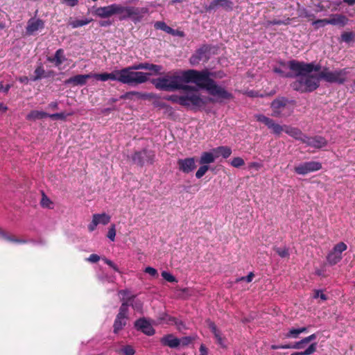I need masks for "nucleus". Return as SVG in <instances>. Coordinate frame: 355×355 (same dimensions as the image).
<instances>
[{
	"label": "nucleus",
	"mask_w": 355,
	"mask_h": 355,
	"mask_svg": "<svg viewBox=\"0 0 355 355\" xmlns=\"http://www.w3.org/2000/svg\"><path fill=\"white\" fill-rule=\"evenodd\" d=\"M273 71L284 78H294V72L292 71H291V72L286 73L282 69L275 67L274 68Z\"/></svg>",
	"instance_id": "nucleus-43"
},
{
	"label": "nucleus",
	"mask_w": 355,
	"mask_h": 355,
	"mask_svg": "<svg viewBox=\"0 0 355 355\" xmlns=\"http://www.w3.org/2000/svg\"><path fill=\"white\" fill-rule=\"evenodd\" d=\"M303 144L315 148H322L327 145V140L322 136L309 137L306 135Z\"/></svg>",
	"instance_id": "nucleus-16"
},
{
	"label": "nucleus",
	"mask_w": 355,
	"mask_h": 355,
	"mask_svg": "<svg viewBox=\"0 0 355 355\" xmlns=\"http://www.w3.org/2000/svg\"><path fill=\"white\" fill-rule=\"evenodd\" d=\"M44 26V21L40 19H30L28 21L26 26V33L33 35L37 31L43 28Z\"/></svg>",
	"instance_id": "nucleus-22"
},
{
	"label": "nucleus",
	"mask_w": 355,
	"mask_h": 355,
	"mask_svg": "<svg viewBox=\"0 0 355 355\" xmlns=\"http://www.w3.org/2000/svg\"><path fill=\"white\" fill-rule=\"evenodd\" d=\"M303 338L297 342H295L293 345L290 344V349H300L304 348V345H306L304 342H303Z\"/></svg>",
	"instance_id": "nucleus-58"
},
{
	"label": "nucleus",
	"mask_w": 355,
	"mask_h": 355,
	"mask_svg": "<svg viewBox=\"0 0 355 355\" xmlns=\"http://www.w3.org/2000/svg\"><path fill=\"white\" fill-rule=\"evenodd\" d=\"M130 7L131 6H123L121 4H118L117 7V13L116 15H119V20H125L127 19H130Z\"/></svg>",
	"instance_id": "nucleus-34"
},
{
	"label": "nucleus",
	"mask_w": 355,
	"mask_h": 355,
	"mask_svg": "<svg viewBox=\"0 0 355 355\" xmlns=\"http://www.w3.org/2000/svg\"><path fill=\"white\" fill-rule=\"evenodd\" d=\"M155 152L146 148L135 151L132 155L133 163L141 167L145 164H153L155 162Z\"/></svg>",
	"instance_id": "nucleus-9"
},
{
	"label": "nucleus",
	"mask_w": 355,
	"mask_h": 355,
	"mask_svg": "<svg viewBox=\"0 0 355 355\" xmlns=\"http://www.w3.org/2000/svg\"><path fill=\"white\" fill-rule=\"evenodd\" d=\"M257 121L263 123L269 129L272 130V132L276 135H279L282 132H284L285 125H281L276 123L275 121L263 114H257L255 116Z\"/></svg>",
	"instance_id": "nucleus-13"
},
{
	"label": "nucleus",
	"mask_w": 355,
	"mask_h": 355,
	"mask_svg": "<svg viewBox=\"0 0 355 355\" xmlns=\"http://www.w3.org/2000/svg\"><path fill=\"white\" fill-rule=\"evenodd\" d=\"M0 237L5 239L7 241L16 243L19 244H24L27 243L26 240L17 239L14 235L8 234L2 229H0Z\"/></svg>",
	"instance_id": "nucleus-32"
},
{
	"label": "nucleus",
	"mask_w": 355,
	"mask_h": 355,
	"mask_svg": "<svg viewBox=\"0 0 355 355\" xmlns=\"http://www.w3.org/2000/svg\"><path fill=\"white\" fill-rule=\"evenodd\" d=\"M128 306H127L126 303L122 302L119 308V313H117V315L128 318Z\"/></svg>",
	"instance_id": "nucleus-41"
},
{
	"label": "nucleus",
	"mask_w": 355,
	"mask_h": 355,
	"mask_svg": "<svg viewBox=\"0 0 355 355\" xmlns=\"http://www.w3.org/2000/svg\"><path fill=\"white\" fill-rule=\"evenodd\" d=\"M288 67L291 71H297L298 73H308L312 74L313 71L320 72L321 66L315 64L313 62H305L297 60H291L287 62Z\"/></svg>",
	"instance_id": "nucleus-8"
},
{
	"label": "nucleus",
	"mask_w": 355,
	"mask_h": 355,
	"mask_svg": "<svg viewBox=\"0 0 355 355\" xmlns=\"http://www.w3.org/2000/svg\"><path fill=\"white\" fill-rule=\"evenodd\" d=\"M215 156L210 152H203L200 157L199 163L201 165H208L214 162Z\"/></svg>",
	"instance_id": "nucleus-36"
},
{
	"label": "nucleus",
	"mask_w": 355,
	"mask_h": 355,
	"mask_svg": "<svg viewBox=\"0 0 355 355\" xmlns=\"http://www.w3.org/2000/svg\"><path fill=\"white\" fill-rule=\"evenodd\" d=\"M126 73L127 72L124 68L120 70H114L111 73H108L109 80H117L123 84L130 85V83Z\"/></svg>",
	"instance_id": "nucleus-19"
},
{
	"label": "nucleus",
	"mask_w": 355,
	"mask_h": 355,
	"mask_svg": "<svg viewBox=\"0 0 355 355\" xmlns=\"http://www.w3.org/2000/svg\"><path fill=\"white\" fill-rule=\"evenodd\" d=\"M128 319L116 315L113 324V332L116 334H119L126 326Z\"/></svg>",
	"instance_id": "nucleus-29"
},
{
	"label": "nucleus",
	"mask_w": 355,
	"mask_h": 355,
	"mask_svg": "<svg viewBox=\"0 0 355 355\" xmlns=\"http://www.w3.org/2000/svg\"><path fill=\"white\" fill-rule=\"evenodd\" d=\"M135 327L137 331H140L147 336H153L155 330L151 324L145 318H141L135 322Z\"/></svg>",
	"instance_id": "nucleus-15"
},
{
	"label": "nucleus",
	"mask_w": 355,
	"mask_h": 355,
	"mask_svg": "<svg viewBox=\"0 0 355 355\" xmlns=\"http://www.w3.org/2000/svg\"><path fill=\"white\" fill-rule=\"evenodd\" d=\"M162 277L167 282H177V279L173 275H171V273L166 272V271H163L162 272Z\"/></svg>",
	"instance_id": "nucleus-52"
},
{
	"label": "nucleus",
	"mask_w": 355,
	"mask_h": 355,
	"mask_svg": "<svg viewBox=\"0 0 355 355\" xmlns=\"http://www.w3.org/2000/svg\"><path fill=\"white\" fill-rule=\"evenodd\" d=\"M160 343L162 345L168 346L171 348H177L180 345V339L175 337L172 334H166L161 338Z\"/></svg>",
	"instance_id": "nucleus-23"
},
{
	"label": "nucleus",
	"mask_w": 355,
	"mask_h": 355,
	"mask_svg": "<svg viewBox=\"0 0 355 355\" xmlns=\"http://www.w3.org/2000/svg\"><path fill=\"white\" fill-rule=\"evenodd\" d=\"M316 349L317 343H313L308 347V348H306L304 351L302 352L303 355H311L316 351Z\"/></svg>",
	"instance_id": "nucleus-49"
},
{
	"label": "nucleus",
	"mask_w": 355,
	"mask_h": 355,
	"mask_svg": "<svg viewBox=\"0 0 355 355\" xmlns=\"http://www.w3.org/2000/svg\"><path fill=\"white\" fill-rule=\"evenodd\" d=\"M71 114H66L64 112L49 114V118L52 120H63L64 121L67 116H70Z\"/></svg>",
	"instance_id": "nucleus-45"
},
{
	"label": "nucleus",
	"mask_w": 355,
	"mask_h": 355,
	"mask_svg": "<svg viewBox=\"0 0 355 355\" xmlns=\"http://www.w3.org/2000/svg\"><path fill=\"white\" fill-rule=\"evenodd\" d=\"M148 12V8L146 7H130V19L135 23L137 24L140 22L144 15Z\"/></svg>",
	"instance_id": "nucleus-18"
},
{
	"label": "nucleus",
	"mask_w": 355,
	"mask_h": 355,
	"mask_svg": "<svg viewBox=\"0 0 355 355\" xmlns=\"http://www.w3.org/2000/svg\"><path fill=\"white\" fill-rule=\"evenodd\" d=\"M327 19H316L312 22V26L315 29H318L320 27H324L328 24Z\"/></svg>",
	"instance_id": "nucleus-44"
},
{
	"label": "nucleus",
	"mask_w": 355,
	"mask_h": 355,
	"mask_svg": "<svg viewBox=\"0 0 355 355\" xmlns=\"http://www.w3.org/2000/svg\"><path fill=\"white\" fill-rule=\"evenodd\" d=\"M116 236V229L115 225H112V226L110 227L107 236L108 239H110L111 241H114Z\"/></svg>",
	"instance_id": "nucleus-57"
},
{
	"label": "nucleus",
	"mask_w": 355,
	"mask_h": 355,
	"mask_svg": "<svg viewBox=\"0 0 355 355\" xmlns=\"http://www.w3.org/2000/svg\"><path fill=\"white\" fill-rule=\"evenodd\" d=\"M51 204H52V202L43 193V196L41 200V205L43 207H49Z\"/></svg>",
	"instance_id": "nucleus-64"
},
{
	"label": "nucleus",
	"mask_w": 355,
	"mask_h": 355,
	"mask_svg": "<svg viewBox=\"0 0 355 355\" xmlns=\"http://www.w3.org/2000/svg\"><path fill=\"white\" fill-rule=\"evenodd\" d=\"M170 321L174 323V324L176 326L177 329L180 331L187 329L185 324L182 320H178L176 318H172L170 319Z\"/></svg>",
	"instance_id": "nucleus-42"
},
{
	"label": "nucleus",
	"mask_w": 355,
	"mask_h": 355,
	"mask_svg": "<svg viewBox=\"0 0 355 355\" xmlns=\"http://www.w3.org/2000/svg\"><path fill=\"white\" fill-rule=\"evenodd\" d=\"M121 352L125 355H134L135 354V349L131 345H127L124 346L121 349Z\"/></svg>",
	"instance_id": "nucleus-55"
},
{
	"label": "nucleus",
	"mask_w": 355,
	"mask_h": 355,
	"mask_svg": "<svg viewBox=\"0 0 355 355\" xmlns=\"http://www.w3.org/2000/svg\"><path fill=\"white\" fill-rule=\"evenodd\" d=\"M347 248V245L343 242H340L335 245L327 256L328 263L330 266H334L340 262L343 258L342 253L346 250Z\"/></svg>",
	"instance_id": "nucleus-10"
},
{
	"label": "nucleus",
	"mask_w": 355,
	"mask_h": 355,
	"mask_svg": "<svg viewBox=\"0 0 355 355\" xmlns=\"http://www.w3.org/2000/svg\"><path fill=\"white\" fill-rule=\"evenodd\" d=\"M94 218L96 220L98 224L107 225L110 222V216L105 213L95 214L93 215Z\"/></svg>",
	"instance_id": "nucleus-37"
},
{
	"label": "nucleus",
	"mask_w": 355,
	"mask_h": 355,
	"mask_svg": "<svg viewBox=\"0 0 355 355\" xmlns=\"http://www.w3.org/2000/svg\"><path fill=\"white\" fill-rule=\"evenodd\" d=\"M155 28L159 29L164 31V32L171 34L173 35H175V31L170 26H167L166 24L164 21H157L154 25Z\"/></svg>",
	"instance_id": "nucleus-38"
},
{
	"label": "nucleus",
	"mask_w": 355,
	"mask_h": 355,
	"mask_svg": "<svg viewBox=\"0 0 355 355\" xmlns=\"http://www.w3.org/2000/svg\"><path fill=\"white\" fill-rule=\"evenodd\" d=\"M34 74L35 76L31 79L33 81H36L43 78H49L51 76V75L53 74V71H51L46 73L42 66V64L40 63L35 69Z\"/></svg>",
	"instance_id": "nucleus-26"
},
{
	"label": "nucleus",
	"mask_w": 355,
	"mask_h": 355,
	"mask_svg": "<svg viewBox=\"0 0 355 355\" xmlns=\"http://www.w3.org/2000/svg\"><path fill=\"white\" fill-rule=\"evenodd\" d=\"M314 298L320 297L322 300L325 301L327 300V297L320 290H315L313 295Z\"/></svg>",
	"instance_id": "nucleus-61"
},
{
	"label": "nucleus",
	"mask_w": 355,
	"mask_h": 355,
	"mask_svg": "<svg viewBox=\"0 0 355 355\" xmlns=\"http://www.w3.org/2000/svg\"><path fill=\"white\" fill-rule=\"evenodd\" d=\"M245 164L244 160L239 157H234L232 162L231 165L236 168H239Z\"/></svg>",
	"instance_id": "nucleus-50"
},
{
	"label": "nucleus",
	"mask_w": 355,
	"mask_h": 355,
	"mask_svg": "<svg viewBox=\"0 0 355 355\" xmlns=\"http://www.w3.org/2000/svg\"><path fill=\"white\" fill-rule=\"evenodd\" d=\"M117 3H113L107 6L97 8L94 13L101 18H108L117 13Z\"/></svg>",
	"instance_id": "nucleus-17"
},
{
	"label": "nucleus",
	"mask_w": 355,
	"mask_h": 355,
	"mask_svg": "<svg viewBox=\"0 0 355 355\" xmlns=\"http://www.w3.org/2000/svg\"><path fill=\"white\" fill-rule=\"evenodd\" d=\"M162 69V67L161 65L150 63L149 70L154 71V73L155 74H159Z\"/></svg>",
	"instance_id": "nucleus-63"
},
{
	"label": "nucleus",
	"mask_w": 355,
	"mask_h": 355,
	"mask_svg": "<svg viewBox=\"0 0 355 355\" xmlns=\"http://www.w3.org/2000/svg\"><path fill=\"white\" fill-rule=\"evenodd\" d=\"M354 37V34L352 32H344L341 35V39L345 42H350Z\"/></svg>",
	"instance_id": "nucleus-54"
},
{
	"label": "nucleus",
	"mask_w": 355,
	"mask_h": 355,
	"mask_svg": "<svg viewBox=\"0 0 355 355\" xmlns=\"http://www.w3.org/2000/svg\"><path fill=\"white\" fill-rule=\"evenodd\" d=\"M197 338L196 335L190 336H184L180 339V345L183 347L188 346L193 341H194Z\"/></svg>",
	"instance_id": "nucleus-40"
},
{
	"label": "nucleus",
	"mask_w": 355,
	"mask_h": 355,
	"mask_svg": "<svg viewBox=\"0 0 355 355\" xmlns=\"http://www.w3.org/2000/svg\"><path fill=\"white\" fill-rule=\"evenodd\" d=\"M144 272L149 274L150 276L157 277H158V272L156 269L150 266H148L145 268Z\"/></svg>",
	"instance_id": "nucleus-60"
},
{
	"label": "nucleus",
	"mask_w": 355,
	"mask_h": 355,
	"mask_svg": "<svg viewBox=\"0 0 355 355\" xmlns=\"http://www.w3.org/2000/svg\"><path fill=\"white\" fill-rule=\"evenodd\" d=\"M182 106L189 107L193 106L194 108H204L208 103H217L216 99L212 97L202 98L197 93H187L182 95Z\"/></svg>",
	"instance_id": "nucleus-6"
},
{
	"label": "nucleus",
	"mask_w": 355,
	"mask_h": 355,
	"mask_svg": "<svg viewBox=\"0 0 355 355\" xmlns=\"http://www.w3.org/2000/svg\"><path fill=\"white\" fill-rule=\"evenodd\" d=\"M292 71L294 72L295 80L290 84V86L294 91L301 94L311 93L320 87L319 73L318 75L308 73L300 74L297 71Z\"/></svg>",
	"instance_id": "nucleus-3"
},
{
	"label": "nucleus",
	"mask_w": 355,
	"mask_h": 355,
	"mask_svg": "<svg viewBox=\"0 0 355 355\" xmlns=\"http://www.w3.org/2000/svg\"><path fill=\"white\" fill-rule=\"evenodd\" d=\"M209 329L214 335L215 338L216 339L217 343L222 347H225V338L222 337L220 331L217 329V327L214 324V322H210L208 324Z\"/></svg>",
	"instance_id": "nucleus-27"
},
{
	"label": "nucleus",
	"mask_w": 355,
	"mask_h": 355,
	"mask_svg": "<svg viewBox=\"0 0 355 355\" xmlns=\"http://www.w3.org/2000/svg\"><path fill=\"white\" fill-rule=\"evenodd\" d=\"M327 20L328 24L340 26L341 27L345 26L348 21L347 17L342 14L331 15Z\"/></svg>",
	"instance_id": "nucleus-25"
},
{
	"label": "nucleus",
	"mask_w": 355,
	"mask_h": 355,
	"mask_svg": "<svg viewBox=\"0 0 355 355\" xmlns=\"http://www.w3.org/2000/svg\"><path fill=\"white\" fill-rule=\"evenodd\" d=\"M293 101H289L287 98L281 96L273 100L270 104L272 116L274 117H287L293 112Z\"/></svg>",
	"instance_id": "nucleus-4"
},
{
	"label": "nucleus",
	"mask_w": 355,
	"mask_h": 355,
	"mask_svg": "<svg viewBox=\"0 0 355 355\" xmlns=\"http://www.w3.org/2000/svg\"><path fill=\"white\" fill-rule=\"evenodd\" d=\"M135 311L141 313L143 311V302L137 299L134 303H132L131 306Z\"/></svg>",
	"instance_id": "nucleus-51"
},
{
	"label": "nucleus",
	"mask_w": 355,
	"mask_h": 355,
	"mask_svg": "<svg viewBox=\"0 0 355 355\" xmlns=\"http://www.w3.org/2000/svg\"><path fill=\"white\" fill-rule=\"evenodd\" d=\"M181 98H182V96H178V95H171L166 98V100L171 101L173 103H177L179 105H182V101Z\"/></svg>",
	"instance_id": "nucleus-56"
},
{
	"label": "nucleus",
	"mask_w": 355,
	"mask_h": 355,
	"mask_svg": "<svg viewBox=\"0 0 355 355\" xmlns=\"http://www.w3.org/2000/svg\"><path fill=\"white\" fill-rule=\"evenodd\" d=\"M209 167L208 165H202L201 166H200V168L196 173V178H198V179L201 178L206 173V172L209 170Z\"/></svg>",
	"instance_id": "nucleus-48"
},
{
	"label": "nucleus",
	"mask_w": 355,
	"mask_h": 355,
	"mask_svg": "<svg viewBox=\"0 0 355 355\" xmlns=\"http://www.w3.org/2000/svg\"><path fill=\"white\" fill-rule=\"evenodd\" d=\"M211 48L209 45L204 44L198 49L191 56L189 61L192 65L198 64L200 62H207L209 59Z\"/></svg>",
	"instance_id": "nucleus-11"
},
{
	"label": "nucleus",
	"mask_w": 355,
	"mask_h": 355,
	"mask_svg": "<svg viewBox=\"0 0 355 355\" xmlns=\"http://www.w3.org/2000/svg\"><path fill=\"white\" fill-rule=\"evenodd\" d=\"M349 73L348 68L339 69L332 71L328 67H324L319 73V78L329 83L343 85L347 81V76Z\"/></svg>",
	"instance_id": "nucleus-5"
},
{
	"label": "nucleus",
	"mask_w": 355,
	"mask_h": 355,
	"mask_svg": "<svg viewBox=\"0 0 355 355\" xmlns=\"http://www.w3.org/2000/svg\"><path fill=\"white\" fill-rule=\"evenodd\" d=\"M126 71V74L128 76L130 85L142 84L148 81V76L150 73L141 72V71H134L135 70L143 69V63L135 64L133 65L124 68Z\"/></svg>",
	"instance_id": "nucleus-7"
},
{
	"label": "nucleus",
	"mask_w": 355,
	"mask_h": 355,
	"mask_svg": "<svg viewBox=\"0 0 355 355\" xmlns=\"http://www.w3.org/2000/svg\"><path fill=\"white\" fill-rule=\"evenodd\" d=\"M92 78V73L88 74H79L72 76L65 80V84L71 85L73 86L85 85L87 80Z\"/></svg>",
	"instance_id": "nucleus-21"
},
{
	"label": "nucleus",
	"mask_w": 355,
	"mask_h": 355,
	"mask_svg": "<svg viewBox=\"0 0 355 355\" xmlns=\"http://www.w3.org/2000/svg\"><path fill=\"white\" fill-rule=\"evenodd\" d=\"M92 78H94L95 79L101 81H107L109 80L108 73H92Z\"/></svg>",
	"instance_id": "nucleus-53"
},
{
	"label": "nucleus",
	"mask_w": 355,
	"mask_h": 355,
	"mask_svg": "<svg viewBox=\"0 0 355 355\" xmlns=\"http://www.w3.org/2000/svg\"><path fill=\"white\" fill-rule=\"evenodd\" d=\"M218 6L222 7L226 10H232L233 2L231 0H213L205 7V10L206 11H211L215 10Z\"/></svg>",
	"instance_id": "nucleus-20"
},
{
	"label": "nucleus",
	"mask_w": 355,
	"mask_h": 355,
	"mask_svg": "<svg viewBox=\"0 0 355 355\" xmlns=\"http://www.w3.org/2000/svg\"><path fill=\"white\" fill-rule=\"evenodd\" d=\"M119 295L121 296V302L126 303L128 306H132V303L137 300L135 295H130L128 290H121Z\"/></svg>",
	"instance_id": "nucleus-28"
},
{
	"label": "nucleus",
	"mask_w": 355,
	"mask_h": 355,
	"mask_svg": "<svg viewBox=\"0 0 355 355\" xmlns=\"http://www.w3.org/2000/svg\"><path fill=\"white\" fill-rule=\"evenodd\" d=\"M216 157L222 156L223 158H228L232 154V149L227 146H218L213 150Z\"/></svg>",
	"instance_id": "nucleus-33"
},
{
	"label": "nucleus",
	"mask_w": 355,
	"mask_h": 355,
	"mask_svg": "<svg viewBox=\"0 0 355 355\" xmlns=\"http://www.w3.org/2000/svg\"><path fill=\"white\" fill-rule=\"evenodd\" d=\"M254 277V274L252 272H250L247 276L245 277H241L236 279V282H241V281H245L248 283L251 282L252 281L253 277Z\"/></svg>",
	"instance_id": "nucleus-59"
},
{
	"label": "nucleus",
	"mask_w": 355,
	"mask_h": 355,
	"mask_svg": "<svg viewBox=\"0 0 355 355\" xmlns=\"http://www.w3.org/2000/svg\"><path fill=\"white\" fill-rule=\"evenodd\" d=\"M153 84L155 88L166 92H174L179 89L196 91L194 86L187 85L183 78V71H171L163 77L154 79Z\"/></svg>",
	"instance_id": "nucleus-2"
},
{
	"label": "nucleus",
	"mask_w": 355,
	"mask_h": 355,
	"mask_svg": "<svg viewBox=\"0 0 355 355\" xmlns=\"http://www.w3.org/2000/svg\"><path fill=\"white\" fill-rule=\"evenodd\" d=\"M289 19L286 20V21L279 20V19H273L268 21V25H282V24H288Z\"/></svg>",
	"instance_id": "nucleus-62"
},
{
	"label": "nucleus",
	"mask_w": 355,
	"mask_h": 355,
	"mask_svg": "<svg viewBox=\"0 0 355 355\" xmlns=\"http://www.w3.org/2000/svg\"><path fill=\"white\" fill-rule=\"evenodd\" d=\"M177 164L180 171L184 173H189L196 168V157H192L179 159L177 162Z\"/></svg>",
	"instance_id": "nucleus-14"
},
{
	"label": "nucleus",
	"mask_w": 355,
	"mask_h": 355,
	"mask_svg": "<svg viewBox=\"0 0 355 355\" xmlns=\"http://www.w3.org/2000/svg\"><path fill=\"white\" fill-rule=\"evenodd\" d=\"M92 21H93V19H92V18H89V19L85 18L83 19H75V20H72V19L70 18V19L68 22V26H70L72 28H77L87 25Z\"/></svg>",
	"instance_id": "nucleus-35"
},
{
	"label": "nucleus",
	"mask_w": 355,
	"mask_h": 355,
	"mask_svg": "<svg viewBox=\"0 0 355 355\" xmlns=\"http://www.w3.org/2000/svg\"><path fill=\"white\" fill-rule=\"evenodd\" d=\"M322 168V164L319 162L311 161L299 164L294 168V171L298 175H306Z\"/></svg>",
	"instance_id": "nucleus-12"
},
{
	"label": "nucleus",
	"mask_w": 355,
	"mask_h": 355,
	"mask_svg": "<svg viewBox=\"0 0 355 355\" xmlns=\"http://www.w3.org/2000/svg\"><path fill=\"white\" fill-rule=\"evenodd\" d=\"M275 251L282 258H286L289 257L288 249L286 248H275Z\"/></svg>",
	"instance_id": "nucleus-46"
},
{
	"label": "nucleus",
	"mask_w": 355,
	"mask_h": 355,
	"mask_svg": "<svg viewBox=\"0 0 355 355\" xmlns=\"http://www.w3.org/2000/svg\"><path fill=\"white\" fill-rule=\"evenodd\" d=\"M135 96L138 98H144L146 96V94H141L139 92H126L121 98L131 99L132 96Z\"/></svg>",
	"instance_id": "nucleus-47"
},
{
	"label": "nucleus",
	"mask_w": 355,
	"mask_h": 355,
	"mask_svg": "<svg viewBox=\"0 0 355 355\" xmlns=\"http://www.w3.org/2000/svg\"><path fill=\"white\" fill-rule=\"evenodd\" d=\"M35 119H41L46 117H49V114L42 111H33L29 115Z\"/></svg>",
	"instance_id": "nucleus-39"
},
{
	"label": "nucleus",
	"mask_w": 355,
	"mask_h": 355,
	"mask_svg": "<svg viewBox=\"0 0 355 355\" xmlns=\"http://www.w3.org/2000/svg\"><path fill=\"white\" fill-rule=\"evenodd\" d=\"M213 73L207 69L198 71L188 69L183 71V78L186 83H194L198 87L206 89L208 93L216 97L218 103H223L234 99V95L225 87L216 84L211 78Z\"/></svg>",
	"instance_id": "nucleus-1"
},
{
	"label": "nucleus",
	"mask_w": 355,
	"mask_h": 355,
	"mask_svg": "<svg viewBox=\"0 0 355 355\" xmlns=\"http://www.w3.org/2000/svg\"><path fill=\"white\" fill-rule=\"evenodd\" d=\"M47 60L55 64V66H60L66 60L64 55V50L62 49H58L53 58L49 57Z\"/></svg>",
	"instance_id": "nucleus-31"
},
{
	"label": "nucleus",
	"mask_w": 355,
	"mask_h": 355,
	"mask_svg": "<svg viewBox=\"0 0 355 355\" xmlns=\"http://www.w3.org/2000/svg\"><path fill=\"white\" fill-rule=\"evenodd\" d=\"M284 132L302 143L306 138V134H304L300 129L290 125H285Z\"/></svg>",
	"instance_id": "nucleus-24"
},
{
	"label": "nucleus",
	"mask_w": 355,
	"mask_h": 355,
	"mask_svg": "<svg viewBox=\"0 0 355 355\" xmlns=\"http://www.w3.org/2000/svg\"><path fill=\"white\" fill-rule=\"evenodd\" d=\"M307 331V327H302L300 328H291L286 333L284 334V338L296 339L300 337V334L306 333Z\"/></svg>",
	"instance_id": "nucleus-30"
}]
</instances>
